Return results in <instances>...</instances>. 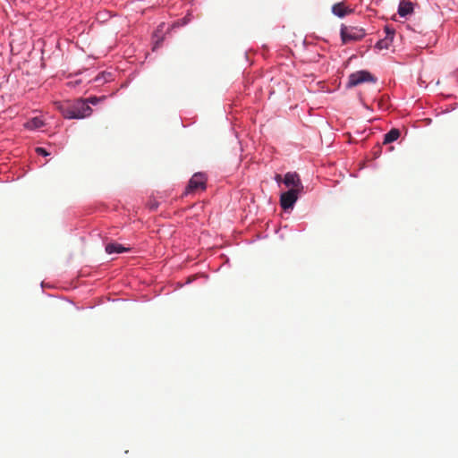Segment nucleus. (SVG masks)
<instances>
[{"mask_svg": "<svg viewBox=\"0 0 458 458\" xmlns=\"http://www.w3.org/2000/svg\"><path fill=\"white\" fill-rule=\"evenodd\" d=\"M59 109L66 119H83L89 116L92 113L91 107L84 99L64 102L60 105Z\"/></svg>", "mask_w": 458, "mask_h": 458, "instance_id": "f257e3e1", "label": "nucleus"}, {"mask_svg": "<svg viewBox=\"0 0 458 458\" xmlns=\"http://www.w3.org/2000/svg\"><path fill=\"white\" fill-rule=\"evenodd\" d=\"M365 35V30L362 28L344 25L341 27V38L344 44L350 41L360 40Z\"/></svg>", "mask_w": 458, "mask_h": 458, "instance_id": "f03ea898", "label": "nucleus"}, {"mask_svg": "<svg viewBox=\"0 0 458 458\" xmlns=\"http://www.w3.org/2000/svg\"><path fill=\"white\" fill-rule=\"evenodd\" d=\"M301 191L288 190L280 196V204L283 209H293Z\"/></svg>", "mask_w": 458, "mask_h": 458, "instance_id": "7ed1b4c3", "label": "nucleus"}, {"mask_svg": "<svg viewBox=\"0 0 458 458\" xmlns=\"http://www.w3.org/2000/svg\"><path fill=\"white\" fill-rule=\"evenodd\" d=\"M373 77L372 75L364 70L355 72L352 74H350L347 86L348 87H355L360 83L367 82V81H372Z\"/></svg>", "mask_w": 458, "mask_h": 458, "instance_id": "20e7f679", "label": "nucleus"}, {"mask_svg": "<svg viewBox=\"0 0 458 458\" xmlns=\"http://www.w3.org/2000/svg\"><path fill=\"white\" fill-rule=\"evenodd\" d=\"M284 183L289 190L303 191L304 187L297 173H286L284 174Z\"/></svg>", "mask_w": 458, "mask_h": 458, "instance_id": "39448f33", "label": "nucleus"}, {"mask_svg": "<svg viewBox=\"0 0 458 458\" xmlns=\"http://www.w3.org/2000/svg\"><path fill=\"white\" fill-rule=\"evenodd\" d=\"M206 186V176L202 173H196L191 178L185 193L189 194L196 190H204Z\"/></svg>", "mask_w": 458, "mask_h": 458, "instance_id": "423d86ee", "label": "nucleus"}, {"mask_svg": "<svg viewBox=\"0 0 458 458\" xmlns=\"http://www.w3.org/2000/svg\"><path fill=\"white\" fill-rule=\"evenodd\" d=\"M353 10L344 4V2H339L332 6V13L338 18H344L345 16L352 13Z\"/></svg>", "mask_w": 458, "mask_h": 458, "instance_id": "0eeeda50", "label": "nucleus"}, {"mask_svg": "<svg viewBox=\"0 0 458 458\" xmlns=\"http://www.w3.org/2000/svg\"><path fill=\"white\" fill-rule=\"evenodd\" d=\"M24 126L29 130H38L44 126V122L40 117H33Z\"/></svg>", "mask_w": 458, "mask_h": 458, "instance_id": "6e6552de", "label": "nucleus"}, {"mask_svg": "<svg viewBox=\"0 0 458 458\" xmlns=\"http://www.w3.org/2000/svg\"><path fill=\"white\" fill-rule=\"evenodd\" d=\"M413 8L411 3L409 2H401L398 6V14L401 17H405L409 13H412Z\"/></svg>", "mask_w": 458, "mask_h": 458, "instance_id": "1a4fd4ad", "label": "nucleus"}, {"mask_svg": "<svg viewBox=\"0 0 458 458\" xmlns=\"http://www.w3.org/2000/svg\"><path fill=\"white\" fill-rule=\"evenodd\" d=\"M128 249H126L125 247H123L122 244L120 243H108L106 246V251L108 253V254H114V253H123L124 251H126Z\"/></svg>", "mask_w": 458, "mask_h": 458, "instance_id": "9d476101", "label": "nucleus"}, {"mask_svg": "<svg viewBox=\"0 0 458 458\" xmlns=\"http://www.w3.org/2000/svg\"><path fill=\"white\" fill-rule=\"evenodd\" d=\"M400 137V131L398 129H392L387 133L385 134L384 143L388 144L392 143L398 140Z\"/></svg>", "mask_w": 458, "mask_h": 458, "instance_id": "9b49d317", "label": "nucleus"}, {"mask_svg": "<svg viewBox=\"0 0 458 458\" xmlns=\"http://www.w3.org/2000/svg\"><path fill=\"white\" fill-rule=\"evenodd\" d=\"M392 43L393 42L392 39L390 38V36L385 37V38L379 39L376 43L375 47L378 50L388 49Z\"/></svg>", "mask_w": 458, "mask_h": 458, "instance_id": "f8f14e48", "label": "nucleus"}, {"mask_svg": "<svg viewBox=\"0 0 458 458\" xmlns=\"http://www.w3.org/2000/svg\"><path fill=\"white\" fill-rule=\"evenodd\" d=\"M113 79L114 75L111 72H103L95 78V81L106 83L111 81Z\"/></svg>", "mask_w": 458, "mask_h": 458, "instance_id": "ddd939ff", "label": "nucleus"}, {"mask_svg": "<svg viewBox=\"0 0 458 458\" xmlns=\"http://www.w3.org/2000/svg\"><path fill=\"white\" fill-rule=\"evenodd\" d=\"M106 97L98 98V97H90L88 99H84L87 104L98 105L101 100L105 99Z\"/></svg>", "mask_w": 458, "mask_h": 458, "instance_id": "4468645a", "label": "nucleus"}, {"mask_svg": "<svg viewBox=\"0 0 458 458\" xmlns=\"http://www.w3.org/2000/svg\"><path fill=\"white\" fill-rule=\"evenodd\" d=\"M191 20V14H187L183 19L174 22V27L175 26H184Z\"/></svg>", "mask_w": 458, "mask_h": 458, "instance_id": "2eb2a0df", "label": "nucleus"}, {"mask_svg": "<svg viewBox=\"0 0 458 458\" xmlns=\"http://www.w3.org/2000/svg\"><path fill=\"white\" fill-rule=\"evenodd\" d=\"M385 31H386V37L390 36V38L392 39V42H393L394 37V31L393 30H391L389 27H386Z\"/></svg>", "mask_w": 458, "mask_h": 458, "instance_id": "dca6fc26", "label": "nucleus"}, {"mask_svg": "<svg viewBox=\"0 0 458 458\" xmlns=\"http://www.w3.org/2000/svg\"><path fill=\"white\" fill-rule=\"evenodd\" d=\"M36 152L40 155V156H43V157H47L49 155V153L43 148H36Z\"/></svg>", "mask_w": 458, "mask_h": 458, "instance_id": "f3484780", "label": "nucleus"}, {"mask_svg": "<svg viewBox=\"0 0 458 458\" xmlns=\"http://www.w3.org/2000/svg\"><path fill=\"white\" fill-rule=\"evenodd\" d=\"M280 179V175H276V180L278 182Z\"/></svg>", "mask_w": 458, "mask_h": 458, "instance_id": "a211bd4d", "label": "nucleus"}]
</instances>
